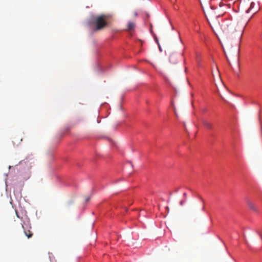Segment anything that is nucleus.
Instances as JSON below:
<instances>
[{"label":"nucleus","mask_w":262,"mask_h":262,"mask_svg":"<svg viewBox=\"0 0 262 262\" xmlns=\"http://www.w3.org/2000/svg\"><path fill=\"white\" fill-rule=\"evenodd\" d=\"M221 38L225 44L226 49L228 52L231 51V43L234 42V52H239V46L242 40V33L237 32L235 26L231 24H223L221 26V31H219Z\"/></svg>","instance_id":"obj_1"},{"label":"nucleus","mask_w":262,"mask_h":262,"mask_svg":"<svg viewBox=\"0 0 262 262\" xmlns=\"http://www.w3.org/2000/svg\"><path fill=\"white\" fill-rule=\"evenodd\" d=\"M109 15L101 14L100 15L93 16L92 18V23L96 26L95 30L99 31L107 26V21Z\"/></svg>","instance_id":"obj_2"},{"label":"nucleus","mask_w":262,"mask_h":262,"mask_svg":"<svg viewBox=\"0 0 262 262\" xmlns=\"http://www.w3.org/2000/svg\"><path fill=\"white\" fill-rule=\"evenodd\" d=\"M221 44H222V46H223V42H221ZM224 46H225L224 45ZM223 49H224L225 54L227 58V53H228L230 55L233 54V55H235L238 56L239 52L237 54L235 53V52H234L235 48H234V42L233 41H232V42L231 43V48H231V51L230 53L227 51V50L226 49L225 47L223 46Z\"/></svg>","instance_id":"obj_3"},{"label":"nucleus","mask_w":262,"mask_h":262,"mask_svg":"<svg viewBox=\"0 0 262 262\" xmlns=\"http://www.w3.org/2000/svg\"><path fill=\"white\" fill-rule=\"evenodd\" d=\"M22 228L24 229V232L26 236H27L28 238H31L33 236L32 232L30 230V229L31 228L30 226L28 228L27 227H25L24 225L23 224H21Z\"/></svg>","instance_id":"obj_4"},{"label":"nucleus","mask_w":262,"mask_h":262,"mask_svg":"<svg viewBox=\"0 0 262 262\" xmlns=\"http://www.w3.org/2000/svg\"><path fill=\"white\" fill-rule=\"evenodd\" d=\"M202 123L203 125L208 129H211L213 127L212 124L206 120H203L202 121Z\"/></svg>","instance_id":"obj_5"},{"label":"nucleus","mask_w":262,"mask_h":262,"mask_svg":"<svg viewBox=\"0 0 262 262\" xmlns=\"http://www.w3.org/2000/svg\"><path fill=\"white\" fill-rule=\"evenodd\" d=\"M247 205L248 206L249 208L254 211H257V208L256 207V206H255V205L254 204H253L251 201H250L249 200H247Z\"/></svg>","instance_id":"obj_6"},{"label":"nucleus","mask_w":262,"mask_h":262,"mask_svg":"<svg viewBox=\"0 0 262 262\" xmlns=\"http://www.w3.org/2000/svg\"><path fill=\"white\" fill-rule=\"evenodd\" d=\"M23 139L19 137H15L13 138V142L14 145L18 146L22 141Z\"/></svg>","instance_id":"obj_7"},{"label":"nucleus","mask_w":262,"mask_h":262,"mask_svg":"<svg viewBox=\"0 0 262 262\" xmlns=\"http://www.w3.org/2000/svg\"><path fill=\"white\" fill-rule=\"evenodd\" d=\"M135 27V24L133 21H129L127 26V30L128 31H132Z\"/></svg>","instance_id":"obj_8"},{"label":"nucleus","mask_w":262,"mask_h":262,"mask_svg":"<svg viewBox=\"0 0 262 262\" xmlns=\"http://www.w3.org/2000/svg\"><path fill=\"white\" fill-rule=\"evenodd\" d=\"M170 61L172 63H176L177 61V59L176 58V57L174 56V55H171L170 56Z\"/></svg>","instance_id":"obj_9"},{"label":"nucleus","mask_w":262,"mask_h":262,"mask_svg":"<svg viewBox=\"0 0 262 262\" xmlns=\"http://www.w3.org/2000/svg\"><path fill=\"white\" fill-rule=\"evenodd\" d=\"M195 54H196V60L198 63V64H200L201 55L198 52H196Z\"/></svg>","instance_id":"obj_10"},{"label":"nucleus","mask_w":262,"mask_h":262,"mask_svg":"<svg viewBox=\"0 0 262 262\" xmlns=\"http://www.w3.org/2000/svg\"><path fill=\"white\" fill-rule=\"evenodd\" d=\"M254 3L253 2H252V3H251L250 8H249V9H248L246 11V12H247V13H248V12H249V11H250V10L251 9H252V8L254 6Z\"/></svg>","instance_id":"obj_11"},{"label":"nucleus","mask_w":262,"mask_h":262,"mask_svg":"<svg viewBox=\"0 0 262 262\" xmlns=\"http://www.w3.org/2000/svg\"><path fill=\"white\" fill-rule=\"evenodd\" d=\"M186 202V199H185L184 200H182L180 202V204L181 206H183L184 204Z\"/></svg>","instance_id":"obj_12"},{"label":"nucleus","mask_w":262,"mask_h":262,"mask_svg":"<svg viewBox=\"0 0 262 262\" xmlns=\"http://www.w3.org/2000/svg\"><path fill=\"white\" fill-rule=\"evenodd\" d=\"M89 200H90V198L88 197V198H86V199H85V201H86V202H88V201H89Z\"/></svg>","instance_id":"obj_13"},{"label":"nucleus","mask_w":262,"mask_h":262,"mask_svg":"<svg viewBox=\"0 0 262 262\" xmlns=\"http://www.w3.org/2000/svg\"><path fill=\"white\" fill-rule=\"evenodd\" d=\"M183 195H184V197H185V198H186V193H184L183 194Z\"/></svg>","instance_id":"obj_14"},{"label":"nucleus","mask_w":262,"mask_h":262,"mask_svg":"<svg viewBox=\"0 0 262 262\" xmlns=\"http://www.w3.org/2000/svg\"><path fill=\"white\" fill-rule=\"evenodd\" d=\"M159 49L160 51H161V47L160 46V45H159Z\"/></svg>","instance_id":"obj_15"},{"label":"nucleus","mask_w":262,"mask_h":262,"mask_svg":"<svg viewBox=\"0 0 262 262\" xmlns=\"http://www.w3.org/2000/svg\"><path fill=\"white\" fill-rule=\"evenodd\" d=\"M175 114H176V116L178 117V114L176 111H175Z\"/></svg>","instance_id":"obj_16"},{"label":"nucleus","mask_w":262,"mask_h":262,"mask_svg":"<svg viewBox=\"0 0 262 262\" xmlns=\"http://www.w3.org/2000/svg\"><path fill=\"white\" fill-rule=\"evenodd\" d=\"M167 210L169 211V208L168 207H166Z\"/></svg>","instance_id":"obj_17"},{"label":"nucleus","mask_w":262,"mask_h":262,"mask_svg":"<svg viewBox=\"0 0 262 262\" xmlns=\"http://www.w3.org/2000/svg\"><path fill=\"white\" fill-rule=\"evenodd\" d=\"M211 12H211V11H210V12H208V14H209V15H210V14H211Z\"/></svg>","instance_id":"obj_18"},{"label":"nucleus","mask_w":262,"mask_h":262,"mask_svg":"<svg viewBox=\"0 0 262 262\" xmlns=\"http://www.w3.org/2000/svg\"><path fill=\"white\" fill-rule=\"evenodd\" d=\"M16 213L17 216V217H19V216H18V214H17V212H16Z\"/></svg>","instance_id":"obj_19"},{"label":"nucleus","mask_w":262,"mask_h":262,"mask_svg":"<svg viewBox=\"0 0 262 262\" xmlns=\"http://www.w3.org/2000/svg\"><path fill=\"white\" fill-rule=\"evenodd\" d=\"M204 208H205L204 207H203L202 209L204 210Z\"/></svg>","instance_id":"obj_20"}]
</instances>
